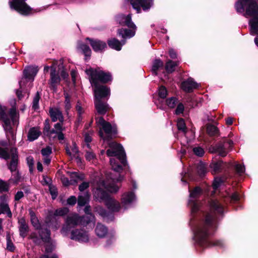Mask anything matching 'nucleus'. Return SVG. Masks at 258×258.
<instances>
[{
    "label": "nucleus",
    "instance_id": "nucleus-21",
    "mask_svg": "<svg viewBox=\"0 0 258 258\" xmlns=\"http://www.w3.org/2000/svg\"><path fill=\"white\" fill-rule=\"evenodd\" d=\"M49 115L53 122L59 121L63 122L64 117L62 112L57 108H50L49 110Z\"/></svg>",
    "mask_w": 258,
    "mask_h": 258
},
{
    "label": "nucleus",
    "instance_id": "nucleus-27",
    "mask_svg": "<svg viewBox=\"0 0 258 258\" xmlns=\"http://www.w3.org/2000/svg\"><path fill=\"white\" fill-rule=\"evenodd\" d=\"M41 131L38 127H33L28 131L27 139L30 142L34 141L37 139L41 135Z\"/></svg>",
    "mask_w": 258,
    "mask_h": 258
},
{
    "label": "nucleus",
    "instance_id": "nucleus-48",
    "mask_svg": "<svg viewBox=\"0 0 258 258\" xmlns=\"http://www.w3.org/2000/svg\"><path fill=\"white\" fill-rule=\"evenodd\" d=\"M158 95L161 98H165L167 95V91L164 86H161L159 88Z\"/></svg>",
    "mask_w": 258,
    "mask_h": 258
},
{
    "label": "nucleus",
    "instance_id": "nucleus-22",
    "mask_svg": "<svg viewBox=\"0 0 258 258\" xmlns=\"http://www.w3.org/2000/svg\"><path fill=\"white\" fill-rule=\"evenodd\" d=\"M107 208L113 212H118L121 209L119 202L110 197L105 203Z\"/></svg>",
    "mask_w": 258,
    "mask_h": 258
},
{
    "label": "nucleus",
    "instance_id": "nucleus-14",
    "mask_svg": "<svg viewBox=\"0 0 258 258\" xmlns=\"http://www.w3.org/2000/svg\"><path fill=\"white\" fill-rule=\"evenodd\" d=\"M71 238L80 242H87L89 240L88 233L83 229H75L71 232Z\"/></svg>",
    "mask_w": 258,
    "mask_h": 258
},
{
    "label": "nucleus",
    "instance_id": "nucleus-32",
    "mask_svg": "<svg viewBox=\"0 0 258 258\" xmlns=\"http://www.w3.org/2000/svg\"><path fill=\"white\" fill-rule=\"evenodd\" d=\"M90 206H87L84 209V212L87 214L86 216H83L84 217V221L86 222V224H88L91 222L95 223V217L90 213Z\"/></svg>",
    "mask_w": 258,
    "mask_h": 258
},
{
    "label": "nucleus",
    "instance_id": "nucleus-29",
    "mask_svg": "<svg viewBox=\"0 0 258 258\" xmlns=\"http://www.w3.org/2000/svg\"><path fill=\"white\" fill-rule=\"evenodd\" d=\"M95 233L100 238L104 237L108 233V229L104 225L98 223L95 229Z\"/></svg>",
    "mask_w": 258,
    "mask_h": 258
},
{
    "label": "nucleus",
    "instance_id": "nucleus-37",
    "mask_svg": "<svg viewBox=\"0 0 258 258\" xmlns=\"http://www.w3.org/2000/svg\"><path fill=\"white\" fill-rule=\"evenodd\" d=\"M78 48L82 51L86 57L90 56L91 50L87 45L80 43L78 45Z\"/></svg>",
    "mask_w": 258,
    "mask_h": 258
},
{
    "label": "nucleus",
    "instance_id": "nucleus-8",
    "mask_svg": "<svg viewBox=\"0 0 258 258\" xmlns=\"http://www.w3.org/2000/svg\"><path fill=\"white\" fill-rule=\"evenodd\" d=\"M6 110V107L0 104V119L3 121L4 123L3 126L5 130L11 127V119L14 123L17 117V109L15 106L12 107L9 111V114L11 119L7 114Z\"/></svg>",
    "mask_w": 258,
    "mask_h": 258
},
{
    "label": "nucleus",
    "instance_id": "nucleus-47",
    "mask_svg": "<svg viewBox=\"0 0 258 258\" xmlns=\"http://www.w3.org/2000/svg\"><path fill=\"white\" fill-rule=\"evenodd\" d=\"M224 182V180L220 177H216L213 183V187L214 190H216L221 184L222 182Z\"/></svg>",
    "mask_w": 258,
    "mask_h": 258
},
{
    "label": "nucleus",
    "instance_id": "nucleus-54",
    "mask_svg": "<svg viewBox=\"0 0 258 258\" xmlns=\"http://www.w3.org/2000/svg\"><path fill=\"white\" fill-rule=\"evenodd\" d=\"M191 206V212L192 213L197 212L200 209V203L197 202H191L190 201Z\"/></svg>",
    "mask_w": 258,
    "mask_h": 258
},
{
    "label": "nucleus",
    "instance_id": "nucleus-55",
    "mask_svg": "<svg viewBox=\"0 0 258 258\" xmlns=\"http://www.w3.org/2000/svg\"><path fill=\"white\" fill-rule=\"evenodd\" d=\"M54 130L55 133L54 134H56L58 133L62 132V131L64 130V127H63V122H59L56 123L54 125Z\"/></svg>",
    "mask_w": 258,
    "mask_h": 258
},
{
    "label": "nucleus",
    "instance_id": "nucleus-11",
    "mask_svg": "<svg viewBox=\"0 0 258 258\" xmlns=\"http://www.w3.org/2000/svg\"><path fill=\"white\" fill-rule=\"evenodd\" d=\"M153 0H130V3L133 8L136 10L137 13H140L142 8L144 11L150 9L153 5Z\"/></svg>",
    "mask_w": 258,
    "mask_h": 258
},
{
    "label": "nucleus",
    "instance_id": "nucleus-50",
    "mask_svg": "<svg viewBox=\"0 0 258 258\" xmlns=\"http://www.w3.org/2000/svg\"><path fill=\"white\" fill-rule=\"evenodd\" d=\"M40 99V96L38 92H37L36 95L34 97L33 100V105L32 107L34 109H36L38 108L39 107V101Z\"/></svg>",
    "mask_w": 258,
    "mask_h": 258
},
{
    "label": "nucleus",
    "instance_id": "nucleus-25",
    "mask_svg": "<svg viewBox=\"0 0 258 258\" xmlns=\"http://www.w3.org/2000/svg\"><path fill=\"white\" fill-rule=\"evenodd\" d=\"M125 42L124 40L120 42L115 38H111L107 40V43L109 47L117 51H119L121 49L122 46Z\"/></svg>",
    "mask_w": 258,
    "mask_h": 258
},
{
    "label": "nucleus",
    "instance_id": "nucleus-4",
    "mask_svg": "<svg viewBox=\"0 0 258 258\" xmlns=\"http://www.w3.org/2000/svg\"><path fill=\"white\" fill-rule=\"evenodd\" d=\"M95 119L96 123L99 128V136L103 140H110L116 135L117 130L115 124H111L102 116H95Z\"/></svg>",
    "mask_w": 258,
    "mask_h": 258
},
{
    "label": "nucleus",
    "instance_id": "nucleus-53",
    "mask_svg": "<svg viewBox=\"0 0 258 258\" xmlns=\"http://www.w3.org/2000/svg\"><path fill=\"white\" fill-rule=\"evenodd\" d=\"M95 211L103 217H105L107 215L106 210L101 207H95Z\"/></svg>",
    "mask_w": 258,
    "mask_h": 258
},
{
    "label": "nucleus",
    "instance_id": "nucleus-5",
    "mask_svg": "<svg viewBox=\"0 0 258 258\" xmlns=\"http://www.w3.org/2000/svg\"><path fill=\"white\" fill-rule=\"evenodd\" d=\"M92 85H97L99 83L105 84L112 81V76L109 72H105L100 68H90L86 70Z\"/></svg>",
    "mask_w": 258,
    "mask_h": 258
},
{
    "label": "nucleus",
    "instance_id": "nucleus-30",
    "mask_svg": "<svg viewBox=\"0 0 258 258\" xmlns=\"http://www.w3.org/2000/svg\"><path fill=\"white\" fill-rule=\"evenodd\" d=\"M29 212L30 216L31 222L33 226L35 229H40V223L36 217L35 212L32 209H29Z\"/></svg>",
    "mask_w": 258,
    "mask_h": 258
},
{
    "label": "nucleus",
    "instance_id": "nucleus-38",
    "mask_svg": "<svg viewBox=\"0 0 258 258\" xmlns=\"http://www.w3.org/2000/svg\"><path fill=\"white\" fill-rule=\"evenodd\" d=\"M90 198V195L86 193L84 196H79L78 199V204L79 206H84L88 203Z\"/></svg>",
    "mask_w": 258,
    "mask_h": 258
},
{
    "label": "nucleus",
    "instance_id": "nucleus-20",
    "mask_svg": "<svg viewBox=\"0 0 258 258\" xmlns=\"http://www.w3.org/2000/svg\"><path fill=\"white\" fill-rule=\"evenodd\" d=\"M198 87V84L191 78H188L181 84V89L186 92H192Z\"/></svg>",
    "mask_w": 258,
    "mask_h": 258
},
{
    "label": "nucleus",
    "instance_id": "nucleus-46",
    "mask_svg": "<svg viewBox=\"0 0 258 258\" xmlns=\"http://www.w3.org/2000/svg\"><path fill=\"white\" fill-rule=\"evenodd\" d=\"M51 251V249L46 247L45 249L46 253L42 255L40 258H57L55 254H50L49 252Z\"/></svg>",
    "mask_w": 258,
    "mask_h": 258
},
{
    "label": "nucleus",
    "instance_id": "nucleus-60",
    "mask_svg": "<svg viewBox=\"0 0 258 258\" xmlns=\"http://www.w3.org/2000/svg\"><path fill=\"white\" fill-rule=\"evenodd\" d=\"M90 185L89 182H83L79 186V189L80 191H83L87 189Z\"/></svg>",
    "mask_w": 258,
    "mask_h": 258
},
{
    "label": "nucleus",
    "instance_id": "nucleus-41",
    "mask_svg": "<svg viewBox=\"0 0 258 258\" xmlns=\"http://www.w3.org/2000/svg\"><path fill=\"white\" fill-rule=\"evenodd\" d=\"M178 103V99L174 97H172L166 99V103L169 108H173Z\"/></svg>",
    "mask_w": 258,
    "mask_h": 258
},
{
    "label": "nucleus",
    "instance_id": "nucleus-12",
    "mask_svg": "<svg viewBox=\"0 0 258 258\" xmlns=\"http://www.w3.org/2000/svg\"><path fill=\"white\" fill-rule=\"evenodd\" d=\"M57 63V61L56 60H54L51 66L50 84L51 88L54 91H56V87L59 84L60 81V77L56 72V65Z\"/></svg>",
    "mask_w": 258,
    "mask_h": 258
},
{
    "label": "nucleus",
    "instance_id": "nucleus-18",
    "mask_svg": "<svg viewBox=\"0 0 258 258\" xmlns=\"http://www.w3.org/2000/svg\"><path fill=\"white\" fill-rule=\"evenodd\" d=\"M12 159L10 163L8 165V168L13 173L16 172L17 169L18 156L17 150L15 148H11L10 150Z\"/></svg>",
    "mask_w": 258,
    "mask_h": 258
},
{
    "label": "nucleus",
    "instance_id": "nucleus-17",
    "mask_svg": "<svg viewBox=\"0 0 258 258\" xmlns=\"http://www.w3.org/2000/svg\"><path fill=\"white\" fill-rule=\"evenodd\" d=\"M8 197L7 195H3L0 197V214H6L9 217L12 216L11 211L8 204Z\"/></svg>",
    "mask_w": 258,
    "mask_h": 258
},
{
    "label": "nucleus",
    "instance_id": "nucleus-1",
    "mask_svg": "<svg viewBox=\"0 0 258 258\" xmlns=\"http://www.w3.org/2000/svg\"><path fill=\"white\" fill-rule=\"evenodd\" d=\"M210 211L205 213L203 217L197 223L195 230V237L202 246H222L220 240L209 241L208 238L212 231L215 229V219L216 214H222L224 207L218 201L210 202Z\"/></svg>",
    "mask_w": 258,
    "mask_h": 258
},
{
    "label": "nucleus",
    "instance_id": "nucleus-52",
    "mask_svg": "<svg viewBox=\"0 0 258 258\" xmlns=\"http://www.w3.org/2000/svg\"><path fill=\"white\" fill-rule=\"evenodd\" d=\"M193 152L195 155L200 157L202 156L205 153L204 149L200 147L194 148Z\"/></svg>",
    "mask_w": 258,
    "mask_h": 258
},
{
    "label": "nucleus",
    "instance_id": "nucleus-35",
    "mask_svg": "<svg viewBox=\"0 0 258 258\" xmlns=\"http://www.w3.org/2000/svg\"><path fill=\"white\" fill-rule=\"evenodd\" d=\"M70 177L71 181L73 182V184H74L84 179L85 176L83 174L75 172L71 173Z\"/></svg>",
    "mask_w": 258,
    "mask_h": 258
},
{
    "label": "nucleus",
    "instance_id": "nucleus-26",
    "mask_svg": "<svg viewBox=\"0 0 258 258\" xmlns=\"http://www.w3.org/2000/svg\"><path fill=\"white\" fill-rule=\"evenodd\" d=\"M18 223L20 234L22 237L24 238L27 236L29 231L28 225L24 218H20L18 221Z\"/></svg>",
    "mask_w": 258,
    "mask_h": 258
},
{
    "label": "nucleus",
    "instance_id": "nucleus-24",
    "mask_svg": "<svg viewBox=\"0 0 258 258\" xmlns=\"http://www.w3.org/2000/svg\"><path fill=\"white\" fill-rule=\"evenodd\" d=\"M135 198L134 194L132 191L125 193L122 196L121 203L125 209L132 203Z\"/></svg>",
    "mask_w": 258,
    "mask_h": 258
},
{
    "label": "nucleus",
    "instance_id": "nucleus-7",
    "mask_svg": "<svg viewBox=\"0 0 258 258\" xmlns=\"http://www.w3.org/2000/svg\"><path fill=\"white\" fill-rule=\"evenodd\" d=\"M109 149L106 151L107 155L109 157H116L123 166L126 164L125 154L122 147L115 142L109 143Z\"/></svg>",
    "mask_w": 258,
    "mask_h": 258
},
{
    "label": "nucleus",
    "instance_id": "nucleus-13",
    "mask_svg": "<svg viewBox=\"0 0 258 258\" xmlns=\"http://www.w3.org/2000/svg\"><path fill=\"white\" fill-rule=\"evenodd\" d=\"M95 87V100L101 99L110 95L109 88L103 85H92Z\"/></svg>",
    "mask_w": 258,
    "mask_h": 258
},
{
    "label": "nucleus",
    "instance_id": "nucleus-62",
    "mask_svg": "<svg viewBox=\"0 0 258 258\" xmlns=\"http://www.w3.org/2000/svg\"><path fill=\"white\" fill-rule=\"evenodd\" d=\"M61 180L63 185L67 186L70 184H73V182L69 180V179L64 176H62Z\"/></svg>",
    "mask_w": 258,
    "mask_h": 258
},
{
    "label": "nucleus",
    "instance_id": "nucleus-6",
    "mask_svg": "<svg viewBox=\"0 0 258 258\" xmlns=\"http://www.w3.org/2000/svg\"><path fill=\"white\" fill-rule=\"evenodd\" d=\"M84 217L79 216L77 214H72L69 215L66 220L65 224L63 225L60 232L61 233L66 236L68 234V232L70 231L71 229L79 224L83 225H86V222L84 220Z\"/></svg>",
    "mask_w": 258,
    "mask_h": 258
},
{
    "label": "nucleus",
    "instance_id": "nucleus-34",
    "mask_svg": "<svg viewBox=\"0 0 258 258\" xmlns=\"http://www.w3.org/2000/svg\"><path fill=\"white\" fill-rule=\"evenodd\" d=\"M41 239L45 242H49L50 240V231L47 228H41L39 231Z\"/></svg>",
    "mask_w": 258,
    "mask_h": 258
},
{
    "label": "nucleus",
    "instance_id": "nucleus-33",
    "mask_svg": "<svg viewBox=\"0 0 258 258\" xmlns=\"http://www.w3.org/2000/svg\"><path fill=\"white\" fill-rule=\"evenodd\" d=\"M66 152L71 157H76L78 153V149L75 143L72 144V145L66 147Z\"/></svg>",
    "mask_w": 258,
    "mask_h": 258
},
{
    "label": "nucleus",
    "instance_id": "nucleus-42",
    "mask_svg": "<svg viewBox=\"0 0 258 258\" xmlns=\"http://www.w3.org/2000/svg\"><path fill=\"white\" fill-rule=\"evenodd\" d=\"M163 66V62L160 59H156L153 64L152 71L157 74V71Z\"/></svg>",
    "mask_w": 258,
    "mask_h": 258
},
{
    "label": "nucleus",
    "instance_id": "nucleus-44",
    "mask_svg": "<svg viewBox=\"0 0 258 258\" xmlns=\"http://www.w3.org/2000/svg\"><path fill=\"white\" fill-rule=\"evenodd\" d=\"M177 128L179 130L181 131L183 133L186 132V126L183 119H178L177 122Z\"/></svg>",
    "mask_w": 258,
    "mask_h": 258
},
{
    "label": "nucleus",
    "instance_id": "nucleus-58",
    "mask_svg": "<svg viewBox=\"0 0 258 258\" xmlns=\"http://www.w3.org/2000/svg\"><path fill=\"white\" fill-rule=\"evenodd\" d=\"M207 132L210 135L214 136L218 133V129L214 125H210L207 127Z\"/></svg>",
    "mask_w": 258,
    "mask_h": 258
},
{
    "label": "nucleus",
    "instance_id": "nucleus-28",
    "mask_svg": "<svg viewBox=\"0 0 258 258\" xmlns=\"http://www.w3.org/2000/svg\"><path fill=\"white\" fill-rule=\"evenodd\" d=\"M226 165L222 161H219L217 162L212 163L210 165V167L212 169V173L213 174H217L222 171Z\"/></svg>",
    "mask_w": 258,
    "mask_h": 258
},
{
    "label": "nucleus",
    "instance_id": "nucleus-19",
    "mask_svg": "<svg viewBox=\"0 0 258 258\" xmlns=\"http://www.w3.org/2000/svg\"><path fill=\"white\" fill-rule=\"evenodd\" d=\"M86 40L89 41L93 49L96 52L102 51L107 47L106 43L104 41L98 39H92L89 38H87Z\"/></svg>",
    "mask_w": 258,
    "mask_h": 258
},
{
    "label": "nucleus",
    "instance_id": "nucleus-51",
    "mask_svg": "<svg viewBox=\"0 0 258 258\" xmlns=\"http://www.w3.org/2000/svg\"><path fill=\"white\" fill-rule=\"evenodd\" d=\"M0 157L5 160H8L10 158V154L7 150L0 147Z\"/></svg>",
    "mask_w": 258,
    "mask_h": 258
},
{
    "label": "nucleus",
    "instance_id": "nucleus-15",
    "mask_svg": "<svg viewBox=\"0 0 258 258\" xmlns=\"http://www.w3.org/2000/svg\"><path fill=\"white\" fill-rule=\"evenodd\" d=\"M94 104L96 111L99 115H103L111 110L109 105L101 99L94 100Z\"/></svg>",
    "mask_w": 258,
    "mask_h": 258
},
{
    "label": "nucleus",
    "instance_id": "nucleus-39",
    "mask_svg": "<svg viewBox=\"0 0 258 258\" xmlns=\"http://www.w3.org/2000/svg\"><path fill=\"white\" fill-rule=\"evenodd\" d=\"M50 126L48 120H46L45 121L44 127L43 128V133L44 134L47 136H51L53 134L55 133V131L54 129L50 130Z\"/></svg>",
    "mask_w": 258,
    "mask_h": 258
},
{
    "label": "nucleus",
    "instance_id": "nucleus-36",
    "mask_svg": "<svg viewBox=\"0 0 258 258\" xmlns=\"http://www.w3.org/2000/svg\"><path fill=\"white\" fill-rule=\"evenodd\" d=\"M177 61H173L171 60H168L165 64V70L168 73H171L175 70V68L178 65Z\"/></svg>",
    "mask_w": 258,
    "mask_h": 258
},
{
    "label": "nucleus",
    "instance_id": "nucleus-45",
    "mask_svg": "<svg viewBox=\"0 0 258 258\" xmlns=\"http://www.w3.org/2000/svg\"><path fill=\"white\" fill-rule=\"evenodd\" d=\"M9 189V183L2 179H0V192L8 191Z\"/></svg>",
    "mask_w": 258,
    "mask_h": 258
},
{
    "label": "nucleus",
    "instance_id": "nucleus-10",
    "mask_svg": "<svg viewBox=\"0 0 258 258\" xmlns=\"http://www.w3.org/2000/svg\"><path fill=\"white\" fill-rule=\"evenodd\" d=\"M26 0H12L9 2L10 8L19 13L27 15L31 13L32 9L25 3Z\"/></svg>",
    "mask_w": 258,
    "mask_h": 258
},
{
    "label": "nucleus",
    "instance_id": "nucleus-3",
    "mask_svg": "<svg viewBox=\"0 0 258 258\" xmlns=\"http://www.w3.org/2000/svg\"><path fill=\"white\" fill-rule=\"evenodd\" d=\"M109 178L111 181L108 179V183H105L104 181L100 182L94 191V197L99 202L103 201L105 203L106 200L110 198L109 194L105 189L111 192H115L119 189V186L116 184V182L120 181L122 177L119 175L117 178L112 177Z\"/></svg>",
    "mask_w": 258,
    "mask_h": 258
},
{
    "label": "nucleus",
    "instance_id": "nucleus-9",
    "mask_svg": "<svg viewBox=\"0 0 258 258\" xmlns=\"http://www.w3.org/2000/svg\"><path fill=\"white\" fill-rule=\"evenodd\" d=\"M233 145V142L228 139H225L223 142H220L218 144L210 149L212 152L217 153L222 157H225L230 150Z\"/></svg>",
    "mask_w": 258,
    "mask_h": 258
},
{
    "label": "nucleus",
    "instance_id": "nucleus-57",
    "mask_svg": "<svg viewBox=\"0 0 258 258\" xmlns=\"http://www.w3.org/2000/svg\"><path fill=\"white\" fill-rule=\"evenodd\" d=\"M7 248L11 251H13L15 249V246L9 236L7 237Z\"/></svg>",
    "mask_w": 258,
    "mask_h": 258
},
{
    "label": "nucleus",
    "instance_id": "nucleus-23",
    "mask_svg": "<svg viewBox=\"0 0 258 258\" xmlns=\"http://www.w3.org/2000/svg\"><path fill=\"white\" fill-rule=\"evenodd\" d=\"M38 71L37 67H27L24 70L23 74L25 79L33 80Z\"/></svg>",
    "mask_w": 258,
    "mask_h": 258
},
{
    "label": "nucleus",
    "instance_id": "nucleus-59",
    "mask_svg": "<svg viewBox=\"0 0 258 258\" xmlns=\"http://www.w3.org/2000/svg\"><path fill=\"white\" fill-rule=\"evenodd\" d=\"M13 174L12 177L10 179L11 181H13L14 183H18L19 181V180L20 179V176L19 175V173L18 171L14 172Z\"/></svg>",
    "mask_w": 258,
    "mask_h": 258
},
{
    "label": "nucleus",
    "instance_id": "nucleus-31",
    "mask_svg": "<svg viewBox=\"0 0 258 258\" xmlns=\"http://www.w3.org/2000/svg\"><path fill=\"white\" fill-rule=\"evenodd\" d=\"M133 30H128L126 29H120L118 31V34L123 38H131L134 36L135 34V30L136 28H132Z\"/></svg>",
    "mask_w": 258,
    "mask_h": 258
},
{
    "label": "nucleus",
    "instance_id": "nucleus-49",
    "mask_svg": "<svg viewBox=\"0 0 258 258\" xmlns=\"http://www.w3.org/2000/svg\"><path fill=\"white\" fill-rule=\"evenodd\" d=\"M41 154L43 157L49 156L52 153V149L50 146H47L45 148H43L41 151Z\"/></svg>",
    "mask_w": 258,
    "mask_h": 258
},
{
    "label": "nucleus",
    "instance_id": "nucleus-2",
    "mask_svg": "<svg viewBox=\"0 0 258 258\" xmlns=\"http://www.w3.org/2000/svg\"><path fill=\"white\" fill-rule=\"evenodd\" d=\"M257 0H238L235 4V8L237 13L243 14L248 18L253 17L249 21L250 33L258 35V4Z\"/></svg>",
    "mask_w": 258,
    "mask_h": 258
},
{
    "label": "nucleus",
    "instance_id": "nucleus-61",
    "mask_svg": "<svg viewBox=\"0 0 258 258\" xmlns=\"http://www.w3.org/2000/svg\"><path fill=\"white\" fill-rule=\"evenodd\" d=\"M184 110V107L183 104L179 103L177 105V108L175 110V113L176 114H179L182 113Z\"/></svg>",
    "mask_w": 258,
    "mask_h": 258
},
{
    "label": "nucleus",
    "instance_id": "nucleus-56",
    "mask_svg": "<svg viewBox=\"0 0 258 258\" xmlns=\"http://www.w3.org/2000/svg\"><path fill=\"white\" fill-rule=\"evenodd\" d=\"M201 192V189L199 187H196L190 193V196L191 198H197Z\"/></svg>",
    "mask_w": 258,
    "mask_h": 258
},
{
    "label": "nucleus",
    "instance_id": "nucleus-43",
    "mask_svg": "<svg viewBox=\"0 0 258 258\" xmlns=\"http://www.w3.org/2000/svg\"><path fill=\"white\" fill-rule=\"evenodd\" d=\"M69 209L66 207L58 209L54 212V215L55 216H62L69 213Z\"/></svg>",
    "mask_w": 258,
    "mask_h": 258
},
{
    "label": "nucleus",
    "instance_id": "nucleus-40",
    "mask_svg": "<svg viewBox=\"0 0 258 258\" xmlns=\"http://www.w3.org/2000/svg\"><path fill=\"white\" fill-rule=\"evenodd\" d=\"M110 165L114 171L119 172L122 170V167L119 165L114 158H111L110 159Z\"/></svg>",
    "mask_w": 258,
    "mask_h": 258
},
{
    "label": "nucleus",
    "instance_id": "nucleus-63",
    "mask_svg": "<svg viewBox=\"0 0 258 258\" xmlns=\"http://www.w3.org/2000/svg\"><path fill=\"white\" fill-rule=\"evenodd\" d=\"M65 97V108L66 111H68V110H69L71 107V105L70 103V99L68 94L66 95Z\"/></svg>",
    "mask_w": 258,
    "mask_h": 258
},
{
    "label": "nucleus",
    "instance_id": "nucleus-64",
    "mask_svg": "<svg viewBox=\"0 0 258 258\" xmlns=\"http://www.w3.org/2000/svg\"><path fill=\"white\" fill-rule=\"evenodd\" d=\"M76 110L79 116L84 112V109L80 102H78L76 106Z\"/></svg>",
    "mask_w": 258,
    "mask_h": 258
},
{
    "label": "nucleus",
    "instance_id": "nucleus-16",
    "mask_svg": "<svg viewBox=\"0 0 258 258\" xmlns=\"http://www.w3.org/2000/svg\"><path fill=\"white\" fill-rule=\"evenodd\" d=\"M117 21L122 26H126L131 28H136V25L132 21L131 14L125 16L123 14H120L116 17Z\"/></svg>",
    "mask_w": 258,
    "mask_h": 258
}]
</instances>
